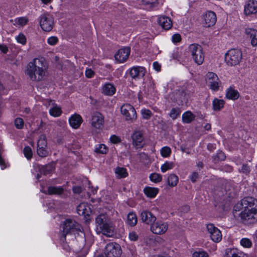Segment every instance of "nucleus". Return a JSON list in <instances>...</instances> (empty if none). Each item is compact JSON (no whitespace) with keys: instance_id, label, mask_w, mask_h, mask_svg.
<instances>
[{"instance_id":"473e14b6","label":"nucleus","mask_w":257,"mask_h":257,"mask_svg":"<svg viewBox=\"0 0 257 257\" xmlns=\"http://www.w3.org/2000/svg\"><path fill=\"white\" fill-rule=\"evenodd\" d=\"M12 22L16 27H24L27 24L28 19L26 17H19L12 20Z\"/></svg>"},{"instance_id":"a18cd8bd","label":"nucleus","mask_w":257,"mask_h":257,"mask_svg":"<svg viewBox=\"0 0 257 257\" xmlns=\"http://www.w3.org/2000/svg\"><path fill=\"white\" fill-rule=\"evenodd\" d=\"M241 246L246 248H250L252 246L251 241L247 238H243L240 241Z\"/></svg>"},{"instance_id":"13d9d810","label":"nucleus","mask_w":257,"mask_h":257,"mask_svg":"<svg viewBox=\"0 0 257 257\" xmlns=\"http://www.w3.org/2000/svg\"><path fill=\"white\" fill-rule=\"evenodd\" d=\"M110 141L112 143L116 144L120 142V140L119 137L116 136L112 135L110 138Z\"/></svg>"},{"instance_id":"aec40b11","label":"nucleus","mask_w":257,"mask_h":257,"mask_svg":"<svg viewBox=\"0 0 257 257\" xmlns=\"http://www.w3.org/2000/svg\"><path fill=\"white\" fill-rule=\"evenodd\" d=\"M98 231L107 237H112L116 233L115 228L111 221L105 224Z\"/></svg>"},{"instance_id":"37998d69","label":"nucleus","mask_w":257,"mask_h":257,"mask_svg":"<svg viewBox=\"0 0 257 257\" xmlns=\"http://www.w3.org/2000/svg\"><path fill=\"white\" fill-rule=\"evenodd\" d=\"M180 114V110L178 108H173L169 113V116L173 119H176Z\"/></svg>"},{"instance_id":"2f4dec72","label":"nucleus","mask_w":257,"mask_h":257,"mask_svg":"<svg viewBox=\"0 0 257 257\" xmlns=\"http://www.w3.org/2000/svg\"><path fill=\"white\" fill-rule=\"evenodd\" d=\"M138 222V218L136 214L134 212H130L127 216L126 223L131 226H135Z\"/></svg>"},{"instance_id":"5fc2aeb1","label":"nucleus","mask_w":257,"mask_h":257,"mask_svg":"<svg viewBox=\"0 0 257 257\" xmlns=\"http://www.w3.org/2000/svg\"><path fill=\"white\" fill-rule=\"evenodd\" d=\"M181 40V37L180 34H174L172 37V41L174 43H177L180 42Z\"/></svg>"},{"instance_id":"f704fd0d","label":"nucleus","mask_w":257,"mask_h":257,"mask_svg":"<svg viewBox=\"0 0 257 257\" xmlns=\"http://www.w3.org/2000/svg\"><path fill=\"white\" fill-rule=\"evenodd\" d=\"M224 105V101L222 99L214 98L212 101L213 109L215 111H219L222 109Z\"/></svg>"},{"instance_id":"680f3d73","label":"nucleus","mask_w":257,"mask_h":257,"mask_svg":"<svg viewBox=\"0 0 257 257\" xmlns=\"http://www.w3.org/2000/svg\"><path fill=\"white\" fill-rule=\"evenodd\" d=\"M154 69L159 72L161 70V65L158 62H154L153 64Z\"/></svg>"},{"instance_id":"e2e57ef3","label":"nucleus","mask_w":257,"mask_h":257,"mask_svg":"<svg viewBox=\"0 0 257 257\" xmlns=\"http://www.w3.org/2000/svg\"><path fill=\"white\" fill-rule=\"evenodd\" d=\"M241 172L244 173H247L249 172V167L247 165H243L241 169Z\"/></svg>"},{"instance_id":"0e129e2a","label":"nucleus","mask_w":257,"mask_h":257,"mask_svg":"<svg viewBox=\"0 0 257 257\" xmlns=\"http://www.w3.org/2000/svg\"><path fill=\"white\" fill-rule=\"evenodd\" d=\"M73 191L74 193L79 194L81 192V188L79 186H75L73 188Z\"/></svg>"},{"instance_id":"5701e85b","label":"nucleus","mask_w":257,"mask_h":257,"mask_svg":"<svg viewBox=\"0 0 257 257\" xmlns=\"http://www.w3.org/2000/svg\"><path fill=\"white\" fill-rule=\"evenodd\" d=\"M111 221L110 218L105 213H100L95 219L96 229L99 230L105 224Z\"/></svg>"},{"instance_id":"7c9ffc66","label":"nucleus","mask_w":257,"mask_h":257,"mask_svg":"<svg viewBox=\"0 0 257 257\" xmlns=\"http://www.w3.org/2000/svg\"><path fill=\"white\" fill-rule=\"evenodd\" d=\"M178 177L173 173L170 174L167 177V184L171 187L176 186L178 183Z\"/></svg>"},{"instance_id":"6ab92c4d","label":"nucleus","mask_w":257,"mask_h":257,"mask_svg":"<svg viewBox=\"0 0 257 257\" xmlns=\"http://www.w3.org/2000/svg\"><path fill=\"white\" fill-rule=\"evenodd\" d=\"M133 145L136 148H141L144 145V137L141 131H135L132 136Z\"/></svg>"},{"instance_id":"3c124183","label":"nucleus","mask_w":257,"mask_h":257,"mask_svg":"<svg viewBox=\"0 0 257 257\" xmlns=\"http://www.w3.org/2000/svg\"><path fill=\"white\" fill-rule=\"evenodd\" d=\"M17 42L22 45H25L27 42V39L25 36L22 34H19L17 37H16Z\"/></svg>"},{"instance_id":"1a4fd4ad","label":"nucleus","mask_w":257,"mask_h":257,"mask_svg":"<svg viewBox=\"0 0 257 257\" xmlns=\"http://www.w3.org/2000/svg\"><path fill=\"white\" fill-rule=\"evenodd\" d=\"M120 246L116 243H108L105 248L104 253L106 257H119L121 254Z\"/></svg>"},{"instance_id":"b1692460","label":"nucleus","mask_w":257,"mask_h":257,"mask_svg":"<svg viewBox=\"0 0 257 257\" xmlns=\"http://www.w3.org/2000/svg\"><path fill=\"white\" fill-rule=\"evenodd\" d=\"M77 211L79 215L89 216L91 213V208L87 203L82 202L78 205Z\"/></svg>"},{"instance_id":"774afa93","label":"nucleus","mask_w":257,"mask_h":257,"mask_svg":"<svg viewBox=\"0 0 257 257\" xmlns=\"http://www.w3.org/2000/svg\"><path fill=\"white\" fill-rule=\"evenodd\" d=\"M44 4H48L51 2V0H41Z\"/></svg>"},{"instance_id":"0eeeda50","label":"nucleus","mask_w":257,"mask_h":257,"mask_svg":"<svg viewBox=\"0 0 257 257\" xmlns=\"http://www.w3.org/2000/svg\"><path fill=\"white\" fill-rule=\"evenodd\" d=\"M168 227L169 224L167 222L162 220H156L150 226V230L154 234L162 235L167 231Z\"/></svg>"},{"instance_id":"79ce46f5","label":"nucleus","mask_w":257,"mask_h":257,"mask_svg":"<svg viewBox=\"0 0 257 257\" xmlns=\"http://www.w3.org/2000/svg\"><path fill=\"white\" fill-rule=\"evenodd\" d=\"M47 147V142L46 135L42 134L40 136L37 142V147Z\"/></svg>"},{"instance_id":"c9c22d12","label":"nucleus","mask_w":257,"mask_h":257,"mask_svg":"<svg viewBox=\"0 0 257 257\" xmlns=\"http://www.w3.org/2000/svg\"><path fill=\"white\" fill-rule=\"evenodd\" d=\"M64 192V189L62 187L51 186L48 189V193L50 195H61Z\"/></svg>"},{"instance_id":"412c9836","label":"nucleus","mask_w":257,"mask_h":257,"mask_svg":"<svg viewBox=\"0 0 257 257\" xmlns=\"http://www.w3.org/2000/svg\"><path fill=\"white\" fill-rule=\"evenodd\" d=\"M158 23L159 25L165 30H168L170 29L173 26L171 19L170 18L164 15L158 16Z\"/></svg>"},{"instance_id":"603ef678","label":"nucleus","mask_w":257,"mask_h":257,"mask_svg":"<svg viewBox=\"0 0 257 257\" xmlns=\"http://www.w3.org/2000/svg\"><path fill=\"white\" fill-rule=\"evenodd\" d=\"M24 122L21 118H17L15 120V125L18 129H22L24 126Z\"/></svg>"},{"instance_id":"c85d7f7f","label":"nucleus","mask_w":257,"mask_h":257,"mask_svg":"<svg viewBox=\"0 0 257 257\" xmlns=\"http://www.w3.org/2000/svg\"><path fill=\"white\" fill-rule=\"evenodd\" d=\"M102 92L106 95H112L115 92V88L110 83H106L103 85L102 88Z\"/></svg>"},{"instance_id":"bb28decb","label":"nucleus","mask_w":257,"mask_h":257,"mask_svg":"<svg viewBox=\"0 0 257 257\" xmlns=\"http://www.w3.org/2000/svg\"><path fill=\"white\" fill-rule=\"evenodd\" d=\"M244 254L235 248H227L225 250L224 257H244Z\"/></svg>"},{"instance_id":"a878e982","label":"nucleus","mask_w":257,"mask_h":257,"mask_svg":"<svg viewBox=\"0 0 257 257\" xmlns=\"http://www.w3.org/2000/svg\"><path fill=\"white\" fill-rule=\"evenodd\" d=\"M143 191L147 197L154 198L158 194L159 189L156 187L146 186L144 188Z\"/></svg>"},{"instance_id":"6e6d98bb","label":"nucleus","mask_w":257,"mask_h":257,"mask_svg":"<svg viewBox=\"0 0 257 257\" xmlns=\"http://www.w3.org/2000/svg\"><path fill=\"white\" fill-rule=\"evenodd\" d=\"M225 159V156L223 152H219L216 156V157L215 158V160L217 161H222L224 160Z\"/></svg>"},{"instance_id":"338daca9","label":"nucleus","mask_w":257,"mask_h":257,"mask_svg":"<svg viewBox=\"0 0 257 257\" xmlns=\"http://www.w3.org/2000/svg\"><path fill=\"white\" fill-rule=\"evenodd\" d=\"M204 127L206 130L208 131L211 129V125L210 124L207 123L204 125Z\"/></svg>"},{"instance_id":"49530a36","label":"nucleus","mask_w":257,"mask_h":257,"mask_svg":"<svg viewBox=\"0 0 257 257\" xmlns=\"http://www.w3.org/2000/svg\"><path fill=\"white\" fill-rule=\"evenodd\" d=\"M141 112L143 118L145 119H150L152 115V112L148 109L143 108Z\"/></svg>"},{"instance_id":"f3484780","label":"nucleus","mask_w":257,"mask_h":257,"mask_svg":"<svg viewBox=\"0 0 257 257\" xmlns=\"http://www.w3.org/2000/svg\"><path fill=\"white\" fill-rule=\"evenodd\" d=\"M142 221L148 225H151L157 219L156 217L150 211L144 210L140 213Z\"/></svg>"},{"instance_id":"423d86ee","label":"nucleus","mask_w":257,"mask_h":257,"mask_svg":"<svg viewBox=\"0 0 257 257\" xmlns=\"http://www.w3.org/2000/svg\"><path fill=\"white\" fill-rule=\"evenodd\" d=\"M39 24L42 29L46 32L51 31L54 26V19L50 14L46 13L40 16Z\"/></svg>"},{"instance_id":"4c0bfd02","label":"nucleus","mask_w":257,"mask_h":257,"mask_svg":"<svg viewBox=\"0 0 257 257\" xmlns=\"http://www.w3.org/2000/svg\"><path fill=\"white\" fill-rule=\"evenodd\" d=\"M49 113L54 117H58L61 114L62 110L59 106L55 105L49 109Z\"/></svg>"},{"instance_id":"bf43d9fd","label":"nucleus","mask_w":257,"mask_h":257,"mask_svg":"<svg viewBox=\"0 0 257 257\" xmlns=\"http://www.w3.org/2000/svg\"><path fill=\"white\" fill-rule=\"evenodd\" d=\"M198 177V174L196 172L192 173L189 176V178L192 182H195Z\"/></svg>"},{"instance_id":"2eb2a0df","label":"nucleus","mask_w":257,"mask_h":257,"mask_svg":"<svg viewBox=\"0 0 257 257\" xmlns=\"http://www.w3.org/2000/svg\"><path fill=\"white\" fill-rule=\"evenodd\" d=\"M131 49L129 47H124L118 50L114 55L115 60L118 63H123L128 58Z\"/></svg>"},{"instance_id":"8fccbe9b","label":"nucleus","mask_w":257,"mask_h":257,"mask_svg":"<svg viewBox=\"0 0 257 257\" xmlns=\"http://www.w3.org/2000/svg\"><path fill=\"white\" fill-rule=\"evenodd\" d=\"M59 39L56 36H51L47 39V42L50 46H55L57 44Z\"/></svg>"},{"instance_id":"ddd939ff","label":"nucleus","mask_w":257,"mask_h":257,"mask_svg":"<svg viewBox=\"0 0 257 257\" xmlns=\"http://www.w3.org/2000/svg\"><path fill=\"white\" fill-rule=\"evenodd\" d=\"M206 82L210 88L213 91H217L219 86V80L217 75L213 72H208L206 74Z\"/></svg>"},{"instance_id":"4468645a","label":"nucleus","mask_w":257,"mask_h":257,"mask_svg":"<svg viewBox=\"0 0 257 257\" xmlns=\"http://www.w3.org/2000/svg\"><path fill=\"white\" fill-rule=\"evenodd\" d=\"M257 13V1L249 0L244 6V14L250 16Z\"/></svg>"},{"instance_id":"f8f14e48","label":"nucleus","mask_w":257,"mask_h":257,"mask_svg":"<svg viewBox=\"0 0 257 257\" xmlns=\"http://www.w3.org/2000/svg\"><path fill=\"white\" fill-rule=\"evenodd\" d=\"M163 3L159 0H141V7L149 11H155L162 6Z\"/></svg>"},{"instance_id":"ea45409f","label":"nucleus","mask_w":257,"mask_h":257,"mask_svg":"<svg viewBox=\"0 0 257 257\" xmlns=\"http://www.w3.org/2000/svg\"><path fill=\"white\" fill-rule=\"evenodd\" d=\"M150 180L155 183H158L162 180V176L159 173H153L150 175Z\"/></svg>"},{"instance_id":"052dcab7","label":"nucleus","mask_w":257,"mask_h":257,"mask_svg":"<svg viewBox=\"0 0 257 257\" xmlns=\"http://www.w3.org/2000/svg\"><path fill=\"white\" fill-rule=\"evenodd\" d=\"M56 124L58 126H59L60 127L64 128L66 126V121L63 120H58L56 121Z\"/></svg>"},{"instance_id":"e433bc0d","label":"nucleus","mask_w":257,"mask_h":257,"mask_svg":"<svg viewBox=\"0 0 257 257\" xmlns=\"http://www.w3.org/2000/svg\"><path fill=\"white\" fill-rule=\"evenodd\" d=\"M94 152L97 154H106L108 152V148L104 144H98L95 146Z\"/></svg>"},{"instance_id":"393cba45","label":"nucleus","mask_w":257,"mask_h":257,"mask_svg":"<svg viewBox=\"0 0 257 257\" xmlns=\"http://www.w3.org/2000/svg\"><path fill=\"white\" fill-rule=\"evenodd\" d=\"M83 121L80 115L75 113L72 115L69 118L70 125L74 129L78 128Z\"/></svg>"},{"instance_id":"c03bdc74","label":"nucleus","mask_w":257,"mask_h":257,"mask_svg":"<svg viewBox=\"0 0 257 257\" xmlns=\"http://www.w3.org/2000/svg\"><path fill=\"white\" fill-rule=\"evenodd\" d=\"M160 153L163 157L167 158L170 156L171 150L169 147H164L161 149Z\"/></svg>"},{"instance_id":"c756f323","label":"nucleus","mask_w":257,"mask_h":257,"mask_svg":"<svg viewBox=\"0 0 257 257\" xmlns=\"http://www.w3.org/2000/svg\"><path fill=\"white\" fill-rule=\"evenodd\" d=\"M226 97L229 99L236 100L239 97V93L237 90L229 87L226 90Z\"/></svg>"},{"instance_id":"dca6fc26","label":"nucleus","mask_w":257,"mask_h":257,"mask_svg":"<svg viewBox=\"0 0 257 257\" xmlns=\"http://www.w3.org/2000/svg\"><path fill=\"white\" fill-rule=\"evenodd\" d=\"M203 24L206 27L213 26L216 22V16L214 12L207 11L202 15Z\"/></svg>"},{"instance_id":"39448f33","label":"nucleus","mask_w":257,"mask_h":257,"mask_svg":"<svg viewBox=\"0 0 257 257\" xmlns=\"http://www.w3.org/2000/svg\"><path fill=\"white\" fill-rule=\"evenodd\" d=\"M189 50L195 63L202 64L204 60V54L202 47L197 44H192L189 46Z\"/></svg>"},{"instance_id":"09e8293b","label":"nucleus","mask_w":257,"mask_h":257,"mask_svg":"<svg viewBox=\"0 0 257 257\" xmlns=\"http://www.w3.org/2000/svg\"><path fill=\"white\" fill-rule=\"evenodd\" d=\"M23 152L25 157L27 159H30L32 157L33 153L32 149L30 147H25L24 149Z\"/></svg>"},{"instance_id":"4be33fe9","label":"nucleus","mask_w":257,"mask_h":257,"mask_svg":"<svg viewBox=\"0 0 257 257\" xmlns=\"http://www.w3.org/2000/svg\"><path fill=\"white\" fill-rule=\"evenodd\" d=\"M244 33L247 38L250 40L251 45L253 47L256 46L257 30L251 28H247L245 29Z\"/></svg>"},{"instance_id":"de8ad7c7","label":"nucleus","mask_w":257,"mask_h":257,"mask_svg":"<svg viewBox=\"0 0 257 257\" xmlns=\"http://www.w3.org/2000/svg\"><path fill=\"white\" fill-rule=\"evenodd\" d=\"M192 257H209V254L204 250H197L192 253Z\"/></svg>"},{"instance_id":"58836bf2","label":"nucleus","mask_w":257,"mask_h":257,"mask_svg":"<svg viewBox=\"0 0 257 257\" xmlns=\"http://www.w3.org/2000/svg\"><path fill=\"white\" fill-rule=\"evenodd\" d=\"M174 167V164L172 162L166 161L161 166V171L165 173L167 171L172 170Z\"/></svg>"},{"instance_id":"7ed1b4c3","label":"nucleus","mask_w":257,"mask_h":257,"mask_svg":"<svg viewBox=\"0 0 257 257\" xmlns=\"http://www.w3.org/2000/svg\"><path fill=\"white\" fill-rule=\"evenodd\" d=\"M62 237L61 240L63 241H66L67 235H75L79 232H81L82 227L76 221L72 219H66L62 225Z\"/></svg>"},{"instance_id":"69168bd1","label":"nucleus","mask_w":257,"mask_h":257,"mask_svg":"<svg viewBox=\"0 0 257 257\" xmlns=\"http://www.w3.org/2000/svg\"><path fill=\"white\" fill-rule=\"evenodd\" d=\"M0 50L4 53H6L8 52V49L6 46L2 45L0 47Z\"/></svg>"},{"instance_id":"4d7b16f0","label":"nucleus","mask_w":257,"mask_h":257,"mask_svg":"<svg viewBox=\"0 0 257 257\" xmlns=\"http://www.w3.org/2000/svg\"><path fill=\"white\" fill-rule=\"evenodd\" d=\"M129 238L132 241H136L138 239V235L135 231H131L128 235Z\"/></svg>"},{"instance_id":"cd10ccee","label":"nucleus","mask_w":257,"mask_h":257,"mask_svg":"<svg viewBox=\"0 0 257 257\" xmlns=\"http://www.w3.org/2000/svg\"><path fill=\"white\" fill-rule=\"evenodd\" d=\"M195 118V115L190 111L184 112L182 115V122L184 123H189Z\"/></svg>"},{"instance_id":"864d4df0","label":"nucleus","mask_w":257,"mask_h":257,"mask_svg":"<svg viewBox=\"0 0 257 257\" xmlns=\"http://www.w3.org/2000/svg\"><path fill=\"white\" fill-rule=\"evenodd\" d=\"M85 76L88 78H92L94 75V72L90 68H87L85 72Z\"/></svg>"},{"instance_id":"9d476101","label":"nucleus","mask_w":257,"mask_h":257,"mask_svg":"<svg viewBox=\"0 0 257 257\" xmlns=\"http://www.w3.org/2000/svg\"><path fill=\"white\" fill-rule=\"evenodd\" d=\"M121 113L125 116L126 120L133 121L136 119L137 117L135 108L130 104H124L121 106Z\"/></svg>"},{"instance_id":"72a5a7b5","label":"nucleus","mask_w":257,"mask_h":257,"mask_svg":"<svg viewBox=\"0 0 257 257\" xmlns=\"http://www.w3.org/2000/svg\"><path fill=\"white\" fill-rule=\"evenodd\" d=\"M116 177L118 178H125L128 176L126 169L123 167H116L114 170Z\"/></svg>"},{"instance_id":"a211bd4d","label":"nucleus","mask_w":257,"mask_h":257,"mask_svg":"<svg viewBox=\"0 0 257 257\" xmlns=\"http://www.w3.org/2000/svg\"><path fill=\"white\" fill-rule=\"evenodd\" d=\"M146 73V69L142 66H135L132 67L130 71L131 77L135 79L142 78Z\"/></svg>"},{"instance_id":"a19ab883","label":"nucleus","mask_w":257,"mask_h":257,"mask_svg":"<svg viewBox=\"0 0 257 257\" xmlns=\"http://www.w3.org/2000/svg\"><path fill=\"white\" fill-rule=\"evenodd\" d=\"M37 152L38 155L41 157H46L49 153L47 147H37Z\"/></svg>"},{"instance_id":"f03ea898","label":"nucleus","mask_w":257,"mask_h":257,"mask_svg":"<svg viewBox=\"0 0 257 257\" xmlns=\"http://www.w3.org/2000/svg\"><path fill=\"white\" fill-rule=\"evenodd\" d=\"M47 69V63L43 58H35L28 63L25 73L31 80L40 81L44 78Z\"/></svg>"},{"instance_id":"9b49d317","label":"nucleus","mask_w":257,"mask_h":257,"mask_svg":"<svg viewBox=\"0 0 257 257\" xmlns=\"http://www.w3.org/2000/svg\"><path fill=\"white\" fill-rule=\"evenodd\" d=\"M90 123L95 130H102L104 125V117L99 112H94L91 116Z\"/></svg>"},{"instance_id":"f257e3e1","label":"nucleus","mask_w":257,"mask_h":257,"mask_svg":"<svg viewBox=\"0 0 257 257\" xmlns=\"http://www.w3.org/2000/svg\"><path fill=\"white\" fill-rule=\"evenodd\" d=\"M234 217L245 223H252L257 221V200L246 197L236 203L233 208Z\"/></svg>"},{"instance_id":"20e7f679","label":"nucleus","mask_w":257,"mask_h":257,"mask_svg":"<svg viewBox=\"0 0 257 257\" xmlns=\"http://www.w3.org/2000/svg\"><path fill=\"white\" fill-rule=\"evenodd\" d=\"M242 59V53L237 49H231L224 55L226 64L229 66H236L239 64Z\"/></svg>"},{"instance_id":"6e6552de","label":"nucleus","mask_w":257,"mask_h":257,"mask_svg":"<svg viewBox=\"0 0 257 257\" xmlns=\"http://www.w3.org/2000/svg\"><path fill=\"white\" fill-rule=\"evenodd\" d=\"M206 228L207 233L213 242L218 243L221 240L222 237L221 232L213 224H207Z\"/></svg>"}]
</instances>
